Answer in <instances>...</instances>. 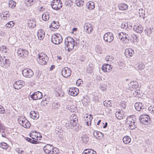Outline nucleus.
<instances>
[{
  "mask_svg": "<svg viewBox=\"0 0 154 154\" xmlns=\"http://www.w3.org/2000/svg\"><path fill=\"white\" fill-rule=\"evenodd\" d=\"M52 107L54 109L58 108L60 106V104L58 103H53L52 105Z\"/></svg>",
  "mask_w": 154,
  "mask_h": 154,
  "instance_id": "obj_49",
  "label": "nucleus"
},
{
  "mask_svg": "<svg viewBox=\"0 0 154 154\" xmlns=\"http://www.w3.org/2000/svg\"><path fill=\"white\" fill-rule=\"evenodd\" d=\"M52 8L56 10H59L62 7V3L60 0H54L51 3Z\"/></svg>",
  "mask_w": 154,
  "mask_h": 154,
  "instance_id": "obj_3",
  "label": "nucleus"
},
{
  "mask_svg": "<svg viewBox=\"0 0 154 154\" xmlns=\"http://www.w3.org/2000/svg\"><path fill=\"white\" fill-rule=\"evenodd\" d=\"M22 72L23 75L26 78H30L34 75L32 70L27 68H25L23 69Z\"/></svg>",
  "mask_w": 154,
  "mask_h": 154,
  "instance_id": "obj_8",
  "label": "nucleus"
},
{
  "mask_svg": "<svg viewBox=\"0 0 154 154\" xmlns=\"http://www.w3.org/2000/svg\"><path fill=\"white\" fill-rule=\"evenodd\" d=\"M48 57L45 54H41L38 55V60L39 63L42 65H45L48 61Z\"/></svg>",
  "mask_w": 154,
  "mask_h": 154,
  "instance_id": "obj_4",
  "label": "nucleus"
},
{
  "mask_svg": "<svg viewBox=\"0 0 154 154\" xmlns=\"http://www.w3.org/2000/svg\"><path fill=\"white\" fill-rule=\"evenodd\" d=\"M42 97V93L39 91H37L30 95V97L33 100H37L41 99Z\"/></svg>",
  "mask_w": 154,
  "mask_h": 154,
  "instance_id": "obj_11",
  "label": "nucleus"
},
{
  "mask_svg": "<svg viewBox=\"0 0 154 154\" xmlns=\"http://www.w3.org/2000/svg\"><path fill=\"white\" fill-rule=\"evenodd\" d=\"M133 29L134 31L138 33H141L143 30V27L141 25L138 26H135L133 28Z\"/></svg>",
  "mask_w": 154,
  "mask_h": 154,
  "instance_id": "obj_26",
  "label": "nucleus"
},
{
  "mask_svg": "<svg viewBox=\"0 0 154 154\" xmlns=\"http://www.w3.org/2000/svg\"><path fill=\"white\" fill-rule=\"evenodd\" d=\"M121 27L122 29H126L128 28H129L128 23L127 22L123 23L121 25Z\"/></svg>",
  "mask_w": 154,
  "mask_h": 154,
  "instance_id": "obj_45",
  "label": "nucleus"
},
{
  "mask_svg": "<svg viewBox=\"0 0 154 154\" xmlns=\"http://www.w3.org/2000/svg\"><path fill=\"white\" fill-rule=\"evenodd\" d=\"M35 140L34 139H32L31 140V141L30 142L31 143L33 144H37L39 142L37 141L36 140Z\"/></svg>",
  "mask_w": 154,
  "mask_h": 154,
  "instance_id": "obj_58",
  "label": "nucleus"
},
{
  "mask_svg": "<svg viewBox=\"0 0 154 154\" xmlns=\"http://www.w3.org/2000/svg\"><path fill=\"white\" fill-rule=\"evenodd\" d=\"M114 57L111 56H107L106 57V61H112L114 60Z\"/></svg>",
  "mask_w": 154,
  "mask_h": 154,
  "instance_id": "obj_51",
  "label": "nucleus"
},
{
  "mask_svg": "<svg viewBox=\"0 0 154 154\" xmlns=\"http://www.w3.org/2000/svg\"><path fill=\"white\" fill-rule=\"evenodd\" d=\"M119 9L121 10H126L128 8L127 5L125 3H122L120 4L119 6Z\"/></svg>",
  "mask_w": 154,
  "mask_h": 154,
  "instance_id": "obj_35",
  "label": "nucleus"
},
{
  "mask_svg": "<svg viewBox=\"0 0 154 154\" xmlns=\"http://www.w3.org/2000/svg\"><path fill=\"white\" fill-rule=\"evenodd\" d=\"M148 109L150 111L152 112H153L154 113V106H150Z\"/></svg>",
  "mask_w": 154,
  "mask_h": 154,
  "instance_id": "obj_57",
  "label": "nucleus"
},
{
  "mask_svg": "<svg viewBox=\"0 0 154 154\" xmlns=\"http://www.w3.org/2000/svg\"><path fill=\"white\" fill-rule=\"evenodd\" d=\"M17 53L19 56L21 57H24L27 56L28 52L26 50L19 48L17 50Z\"/></svg>",
  "mask_w": 154,
  "mask_h": 154,
  "instance_id": "obj_13",
  "label": "nucleus"
},
{
  "mask_svg": "<svg viewBox=\"0 0 154 154\" xmlns=\"http://www.w3.org/2000/svg\"><path fill=\"white\" fill-rule=\"evenodd\" d=\"M103 38L105 42L110 43L113 40L114 37L112 33L107 32L104 35Z\"/></svg>",
  "mask_w": 154,
  "mask_h": 154,
  "instance_id": "obj_6",
  "label": "nucleus"
},
{
  "mask_svg": "<svg viewBox=\"0 0 154 154\" xmlns=\"http://www.w3.org/2000/svg\"><path fill=\"white\" fill-rule=\"evenodd\" d=\"M48 145V144L47 145H46L43 147V150L44 152L47 154H48V149L47 148V145Z\"/></svg>",
  "mask_w": 154,
  "mask_h": 154,
  "instance_id": "obj_54",
  "label": "nucleus"
},
{
  "mask_svg": "<svg viewBox=\"0 0 154 154\" xmlns=\"http://www.w3.org/2000/svg\"><path fill=\"white\" fill-rule=\"evenodd\" d=\"M18 121L19 123L25 128H29L31 126L30 122L26 119H23V120H21L19 118Z\"/></svg>",
  "mask_w": 154,
  "mask_h": 154,
  "instance_id": "obj_9",
  "label": "nucleus"
},
{
  "mask_svg": "<svg viewBox=\"0 0 154 154\" xmlns=\"http://www.w3.org/2000/svg\"><path fill=\"white\" fill-rule=\"evenodd\" d=\"M7 48L5 46L2 45L0 47V51L2 52L6 53L7 51Z\"/></svg>",
  "mask_w": 154,
  "mask_h": 154,
  "instance_id": "obj_48",
  "label": "nucleus"
},
{
  "mask_svg": "<svg viewBox=\"0 0 154 154\" xmlns=\"http://www.w3.org/2000/svg\"><path fill=\"white\" fill-rule=\"evenodd\" d=\"M122 34L124 36L121 38V40H122V41L124 42L125 43H128L130 39L129 36L128 34L126 35L125 33L124 35L123 32H122Z\"/></svg>",
  "mask_w": 154,
  "mask_h": 154,
  "instance_id": "obj_25",
  "label": "nucleus"
},
{
  "mask_svg": "<svg viewBox=\"0 0 154 154\" xmlns=\"http://www.w3.org/2000/svg\"><path fill=\"white\" fill-rule=\"evenodd\" d=\"M64 44L69 51L72 50L75 46V41L72 38L68 37L64 40Z\"/></svg>",
  "mask_w": 154,
  "mask_h": 154,
  "instance_id": "obj_1",
  "label": "nucleus"
},
{
  "mask_svg": "<svg viewBox=\"0 0 154 154\" xmlns=\"http://www.w3.org/2000/svg\"><path fill=\"white\" fill-rule=\"evenodd\" d=\"M93 135L96 138L99 140L101 139L104 136L101 132L96 131L93 132Z\"/></svg>",
  "mask_w": 154,
  "mask_h": 154,
  "instance_id": "obj_18",
  "label": "nucleus"
},
{
  "mask_svg": "<svg viewBox=\"0 0 154 154\" xmlns=\"http://www.w3.org/2000/svg\"><path fill=\"white\" fill-rule=\"evenodd\" d=\"M11 62L5 56L3 57L0 56V64L4 68L8 67L10 65Z\"/></svg>",
  "mask_w": 154,
  "mask_h": 154,
  "instance_id": "obj_5",
  "label": "nucleus"
},
{
  "mask_svg": "<svg viewBox=\"0 0 154 154\" xmlns=\"http://www.w3.org/2000/svg\"><path fill=\"white\" fill-rule=\"evenodd\" d=\"M84 28L86 32L88 34L91 33L93 29L91 25L88 23H85L84 26Z\"/></svg>",
  "mask_w": 154,
  "mask_h": 154,
  "instance_id": "obj_17",
  "label": "nucleus"
},
{
  "mask_svg": "<svg viewBox=\"0 0 154 154\" xmlns=\"http://www.w3.org/2000/svg\"><path fill=\"white\" fill-rule=\"evenodd\" d=\"M9 6L12 8H14L15 6V2L13 1H10L9 2Z\"/></svg>",
  "mask_w": 154,
  "mask_h": 154,
  "instance_id": "obj_41",
  "label": "nucleus"
},
{
  "mask_svg": "<svg viewBox=\"0 0 154 154\" xmlns=\"http://www.w3.org/2000/svg\"><path fill=\"white\" fill-rule=\"evenodd\" d=\"M145 33L148 36H149L152 32V29L150 28L146 27L144 30Z\"/></svg>",
  "mask_w": 154,
  "mask_h": 154,
  "instance_id": "obj_37",
  "label": "nucleus"
},
{
  "mask_svg": "<svg viewBox=\"0 0 154 154\" xmlns=\"http://www.w3.org/2000/svg\"><path fill=\"white\" fill-rule=\"evenodd\" d=\"M55 68V66L54 65H52L51 67L50 68V71H52Z\"/></svg>",
  "mask_w": 154,
  "mask_h": 154,
  "instance_id": "obj_62",
  "label": "nucleus"
},
{
  "mask_svg": "<svg viewBox=\"0 0 154 154\" xmlns=\"http://www.w3.org/2000/svg\"><path fill=\"white\" fill-rule=\"evenodd\" d=\"M71 125L73 127L76 126L78 123V118L75 115H74L72 117V119L71 120Z\"/></svg>",
  "mask_w": 154,
  "mask_h": 154,
  "instance_id": "obj_21",
  "label": "nucleus"
},
{
  "mask_svg": "<svg viewBox=\"0 0 154 154\" xmlns=\"http://www.w3.org/2000/svg\"><path fill=\"white\" fill-rule=\"evenodd\" d=\"M49 146H50V149H52V150L51 149L50 150H49V154L50 153L51 154H55V153H55L54 152V150H55V149H56L55 148H54V149H53V147L51 145L49 144ZM55 151H56V150H55Z\"/></svg>",
  "mask_w": 154,
  "mask_h": 154,
  "instance_id": "obj_44",
  "label": "nucleus"
},
{
  "mask_svg": "<svg viewBox=\"0 0 154 154\" xmlns=\"http://www.w3.org/2000/svg\"><path fill=\"white\" fill-rule=\"evenodd\" d=\"M65 126L67 129H69L72 128V125H71V122H68L66 123L65 124Z\"/></svg>",
  "mask_w": 154,
  "mask_h": 154,
  "instance_id": "obj_50",
  "label": "nucleus"
},
{
  "mask_svg": "<svg viewBox=\"0 0 154 154\" xmlns=\"http://www.w3.org/2000/svg\"><path fill=\"white\" fill-rule=\"evenodd\" d=\"M14 23L13 21H10L8 23L5 25L6 28H12L14 26Z\"/></svg>",
  "mask_w": 154,
  "mask_h": 154,
  "instance_id": "obj_40",
  "label": "nucleus"
},
{
  "mask_svg": "<svg viewBox=\"0 0 154 154\" xmlns=\"http://www.w3.org/2000/svg\"><path fill=\"white\" fill-rule=\"evenodd\" d=\"M82 154H97L96 152L91 149H86L84 150Z\"/></svg>",
  "mask_w": 154,
  "mask_h": 154,
  "instance_id": "obj_32",
  "label": "nucleus"
},
{
  "mask_svg": "<svg viewBox=\"0 0 154 154\" xmlns=\"http://www.w3.org/2000/svg\"><path fill=\"white\" fill-rule=\"evenodd\" d=\"M16 151L19 154H23V152H24L23 150H21L20 149H18L16 150Z\"/></svg>",
  "mask_w": 154,
  "mask_h": 154,
  "instance_id": "obj_55",
  "label": "nucleus"
},
{
  "mask_svg": "<svg viewBox=\"0 0 154 154\" xmlns=\"http://www.w3.org/2000/svg\"><path fill=\"white\" fill-rule=\"evenodd\" d=\"M72 4V2L71 0H66L65 1V5L66 6L70 7Z\"/></svg>",
  "mask_w": 154,
  "mask_h": 154,
  "instance_id": "obj_46",
  "label": "nucleus"
},
{
  "mask_svg": "<svg viewBox=\"0 0 154 154\" xmlns=\"http://www.w3.org/2000/svg\"><path fill=\"white\" fill-rule=\"evenodd\" d=\"M93 119V117H92L91 115H89V116H87L86 117V119H85V121L89 122H90V125H91V121L92 119Z\"/></svg>",
  "mask_w": 154,
  "mask_h": 154,
  "instance_id": "obj_43",
  "label": "nucleus"
},
{
  "mask_svg": "<svg viewBox=\"0 0 154 154\" xmlns=\"http://www.w3.org/2000/svg\"><path fill=\"white\" fill-rule=\"evenodd\" d=\"M48 13H46V14H43L42 16V20H43L46 21L48 20Z\"/></svg>",
  "mask_w": 154,
  "mask_h": 154,
  "instance_id": "obj_47",
  "label": "nucleus"
},
{
  "mask_svg": "<svg viewBox=\"0 0 154 154\" xmlns=\"http://www.w3.org/2000/svg\"><path fill=\"white\" fill-rule=\"evenodd\" d=\"M28 26L31 28H34L36 26L35 21L34 20H27Z\"/></svg>",
  "mask_w": 154,
  "mask_h": 154,
  "instance_id": "obj_20",
  "label": "nucleus"
},
{
  "mask_svg": "<svg viewBox=\"0 0 154 154\" xmlns=\"http://www.w3.org/2000/svg\"><path fill=\"white\" fill-rule=\"evenodd\" d=\"M30 136L32 138V139H33L36 140H40V139H38V136H37V137H36V138H35V135L32 134H30Z\"/></svg>",
  "mask_w": 154,
  "mask_h": 154,
  "instance_id": "obj_53",
  "label": "nucleus"
},
{
  "mask_svg": "<svg viewBox=\"0 0 154 154\" xmlns=\"http://www.w3.org/2000/svg\"><path fill=\"white\" fill-rule=\"evenodd\" d=\"M125 54L127 57H128V56L131 57L134 54V51L130 48L126 49Z\"/></svg>",
  "mask_w": 154,
  "mask_h": 154,
  "instance_id": "obj_28",
  "label": "nucleus"
},
{
  "mask_svg": "<svg viewBox=\"0 0 154 154\" xmlns=\"http://www.w3.org/2000/svg\"><path fill=\"white\" fill-rule=\"evenodd\" d=\"M39 116L38 113L34 111H32L30 113V117L31 118L34 119H38Z\"/></svg>",
  "mask_w": 154,
  "mask_h": 154,
  "instance_id": "obj_23",
  "label": "nucleus"
},
{
  "mask_svg": "<svg viewBox=\"0 0 154 154\" xmlns=\"http://www.w3.org/2000/svg\"><path fill=\"white\" fill-rule=\"evenodd\" d=\"M116 117L119 119H124L125 117L124 112L122 110H118L116 113Z\"/></svg>",
  "mask_w": 154,
  "mask_h": 154,
  "instance_id": "obj_16",
  "label": "nucleus"
},
{
  "mask_svg": "<svg viewBox=\"0 0 154 154\" xmlns=\"http://www.w3.org/2000/svg\"><path fill=\"white\" fill-rule=\"evenodd\" d=\"M129 86L130 88L131 87L133 89H136L138 87V84L137 81H132L129 83Z\"/></svg>",
  "mask_w": 154,
  "mask_h": 154,
  "instance_id": "obj_29",
  "label": "nucleus"
},
{
  "mask_svg": "<svg viewBox=\"0 0 154 154\" xmlns=\"http://www.w3.org/2000/svg\"><path fill=\"white\" fill-rule=\"evenodd\" d=\"M55 94L57 97H62L64 96V93L60 88L56 89L55 90Z\"/></svg>",
  "mask_w": 154,
  "mask_h": 154,
  "instance_id": "obj_24",
  "label": "nucleus"
},
{
  "mask_svg": "<svg viewBox=\"0 0 154 154\" xmlns=\"http://www.w3.org/2000/svg\"><path fill=\"white\" fill-rule=\"evenodd\" d=\"M81 80V79H78V80H77V81H76V84L77 85H78L79 86V85L80 84H81V83L80 82Z\"/></svg>",
  "mask_w": 154,
  "mask_h": 154,
  "instance_id": "obj_61",
  "label": "nucleus"
},
{
  "mask_svg": "<svg viewBox=\"0 0 154 154\" xmlns=\"http://www.w3.org/2000/svg\"><path fill=\"white\" fill-rule=\"evenodd\" d=\"M79 92V90L76 88H70L68 91V93L73 96L77 95Z\"/></svg>",
  "mask_w": 154,
  "mask_h": 154,
  "instance_id": "obj_15",
  "label": "nucleus"
},
{
  "mask_svg": "<svg viewBox=\"0 0 154 154\" xmlns=\"http://www.w3.org/2000/svg\"><path fill=\"white\" fill-rule=\"evenodd\" d=\"M150 118L149 116L147 115H144L140 116L139 120L143 124L147 125L149 123Z\"/></svg>",
  "mask_w": 154,
  "mask_h": 154,
  "instance_id": "obj_7",
  "label": "nucleus"
},
{
  "mask_svg": "<svg viewBox=\"0 0 154 154\" xmlns=\"http://www.w3.org/2000/svg\"><path fill=\"white\" fill-rule=\"evenodd\" d=\"M83 0H75V3L78 6H82L84 4Z\"/></svg>",
  "mask_w": 154,
  "mask_h": 154,
  "instance_id": "obj_38",
  "label": "nucleus"
},
{
  "mask_svg": "<svg viewBox=\"0 0 154 154\" xmlns=\"http://www.w3.org/2000/svg\"><path fill=\"white\" fill-rule=\"evenodd\" d=\"M63 41L62 36L59 33L54 34L51 37V41L55 45L60 44Z\"/></svg>",
  "mask_w": 154,
  "mask_h": 154,
  "instance_id": "obj_2",
  "label": "nucleus"
},
{
  "mask_svg": "<svg viewBox=\"0 0 154 154\" xmlns=\"http://www.w3.org/2000/svg\"><path fill=\"white\" fill-rule=\"evenodd\" d=\"M26 140H27V141L29 142H30V143L32 139L30 138H29L28 137H26Z\"/></svg>",
  "mask_w": 154,
  "mask_h": 154,
  "instance_id": "obj_64",
  "label": "nucleus"
},
{
  "mask_svg": "<svg viewBox=\"0 0 154 154\" xmlns=\"http://www.w3.org/2000/svg\"><path fill=\"white\" fill-rule=\"evenodd\" d=\"M134 115H131L128 117L126 120H125V123L126 124L128 123H131V122L134 121H136L135 120L136 118Z\"/></svg>",
  "mask_w": 154,
  "mask_h": 154,
  "instance_id": "obj_27",
  "label": "nucleus"
},
{
  "mask_svg": "<svg viewBox=\"0 0 154 154\" xmlns=\"http://www.w3.org/2000/svg\"><path fill=\"white\" fill-rule=\"evenodd\" d=\"M112 66L110 64H106L102 66V69L104 72H109L110 71V69H112Z\"/></svg>",
  "mask_w": 154,
  "mask_h": 154,
  "instance_id": "obj_22",
  "label": "nucleus"
},
{
  "mask_svg": "<svg viewBox=\"0 0 154 154\" xmlns=\"http://www.w3.org/2000/svg\"><path fill=\"white\" fill-rule=\"evenodd\" d=\"M123 140L124 143L126 144L129 143L131 141L130 137L128 136L124 137L123 139Z\"/></svg>",
  "mask_w": 154,
  "mask_h": 154,
  "instance_id": "obj_34",
  "label": "nucleus"
},
{
  "mask_svg": "<svg viewBox=\"0 0 154 154\" xmlns=\"http://www.w3.org/2000/svg\"><path fill=\"white\" fill-rule=\"evenodd\" d=\"M5 110L2 106L0 105V114H3L4 113Z\"/></svg>",
  "mask_w": 154,
  "mask_h": 154,
  "instance_id": "obj_56",
  "label": "nucleus"
},
{
  "mask_svg": "<svg viewBox=\"0 0 154 154\" xmlns=\"http://www.w3.org/2000/svg\"><path fill=\"white\" fill-rule=\"evenodd\" d=\"M111 107L112 106L111 103L110 101H108L107 103H106V106Z\"/></svg>",
  "mask_w": 154,
  "mask_h": 154,
  "instance_id": "obj_59",
  "label": "nucleus"
},
{
  "mask_svg": "<svg viewBox=\"0 0 154 154\" xmlns=\"http://www.w3.org/2000/svg\"><path fill=\"white\" fill-rule=\"evenodd\" d=\"M83 143L86 144L89 141L88 137L86 135H84L81 137Z\"/></svg>",
  "mask_w": 154,
  "mask_h": 154,
  "instance_id": "obj_36",
  "label": "nucleus"
},
{
  "mask_svg": "<svg viewBox=\"0 0 154 154\" xmlns=\"http://www.w3.org/2000/svg\"><path fill=\"white\" fill-rule=\"evenodd\" d=\"M139 13L140 17H143V19H144L146 17L144 10H143L142 9H139Z\"/></svg>",
  "mask_w": 154,
  "mask_h": 154,
  "instance_id": "obj_39",
  "label": "nucleus"
},
{
  "mask_svg": "<svg viewBox=\"0 0 154 154\" xmlns=\"http://www.w3.org/2000/svg\"><path fill=\"white\" fill-rule=\"evenodd\" d=\"M137 111H141L144 108L143 105L140 102H137L134 105Z\"/></svg>",
  "mask_w": 154,
  "mask_h": 154,
  "instance_id": "obj_19",
  "label": "nucleus"
},
{
  "mask_svg": "<svg viewBox=\"0 0 154 154\" xmlns=\"http://www.w3.org/2000/svg\"><path fill=\"white\" fill-rule=\"evenodd\" d=\"M37 35L39 39L40 40L42 39L44 37L45 35V32L43 30H39Z\"/></svg>",
  "mask_w": 154,
  "mask_h": 154,
  "instance_id": "obj_31",
  "label": "nucleus"
},
{
  "mask_svg": "<svg viewBox=\"0 0 154 154\" xmlns=\"http://www.w3.org/2000/svg\"><path fill=\"white\" fill-rule=\"evenodd\" d=\"M25 85V82L20 80L15 82L14 84V87L15 89L18 90L21 88Z\"/></svg>",
  "mask_w": 154,
  "mask_h": 154,
  "instance_id": "obj_12",
  "label": "nucleus"
},
{
  "mask_svg": "<svg viewBox=\"0 0 154 154\" xmlns=\"http://www.w3.org/2000/svg\"><path fill=\"white\" fill-rule=\"evenodd\" d=\"M121 106L124 108H125L126 106V104L124 102L122 103Z\"/></svg>",
  "mask_w": 154,
  "mask_h": 154,
  "instance_id": "obj_63",
  "label": "nucleus"
},
{
  "mask_svg": "<svg viewBox=\"0 0 154 154\" xmlns=\"http://www.w3.org/2000/svg\"><path fill=\"white\" fill-rule=\"evenodd\" d=\"M59 24V23L58 22L53 21L52 22H51L49 27L51 30L54 31V29H58L60 25Z\"/></svg>",
  "mask_w": 154,
  "mask_h": 154,
  "instance_id": "obj_14",
  "label": "nucleus"
},
{
  "mask_svg": "<svg viewBox=\"0 0 154 154\" xmlns=\"http://www.w3.org/2000/svg\"><path fill=\"white\" fill-rule=\"evenodd\" d=\"M127 124L129 125V128L131 130L134 129L137 127L136 121H133L131 123H128Z\"/></svg>",
  "mask_w": 154,
  "mask_h": 154,
  "instance_id": "obj_33",
  "label": "nucleus"
},
{
  "mask_svg": "<svg viewBox=\"0 0 154 154\" xmlns=\"http://www.w3.org/2000/svg\"><path fill=\"white\" fill-rule=\"evenodd\" d=\"M62 75L65 78H67L71 75V69L67 67L63 68L61 71Z\"/></svg>",
  "mask_w": 154,
  "mask_h": 154,
  "instance_id": "obj_10",
  "label": "nucleus"
},
{
  "mask_svg": "<svg viewBox=\"0 0 154 154\" xmlns=\"http://www.w3.org/2000/svg\"><path fill=\"white\" fill-rule=\"evenodd\" d=\"M0 147L4 149H6L8 147V145L5 143L2 142L0 143Z\"/></svg>",
  "mask_w": 154,
  "mask_h": 154,
  "instance_id": "obj_42",
  "label": "nucleus"
},
{
  "mask_svg": "<svg viewBox=\"0 0 154 154\" xmlns=\"http://www.w3.org/2000/svg\"><path fill=\"white\" fill-rule=\"evenodd\" d=\"M86 6L88 9L90 10H92L95 8L94 3L92 1H89L87 3Z\"/></svg>",
  "mask_w": 154,
  "mask_h": 154,
  "instance_id": "obj_30",
  "label": "nucleus"
},
{
  "mask_svg": "<svg viewBox=\"0 0 154 154\" xmlns=\"http://www.w3.org/2000/svg\"><path fill=\"white\" fill-rule=\"evenodd\" d=\"M9 12L8 11H6L5 12H4L3 13L4 15H6V16L9 17V14H8Z\"/></svg>",
  "mask_w": 154,
  "mask_h": 154,
  "instance_id": "obj_60",
  "label": "nucleus"
},
{
  "mask_svg": "<svg viewBox=\"0 0 154 154\" xmlns=\"http://www.w3.org/2000/svg\"><path fill=\"white\" fill-rule=\"evenodd\" d=\"M96 51L98 53H101L102 51L101 48L99 46H97L95 48Z\"/></svg>",
  "mask_w": 154,
  "mask_h": 154,
  "instance_id": "obj_52",
  "label": "nucleus"
}]
</instances>
